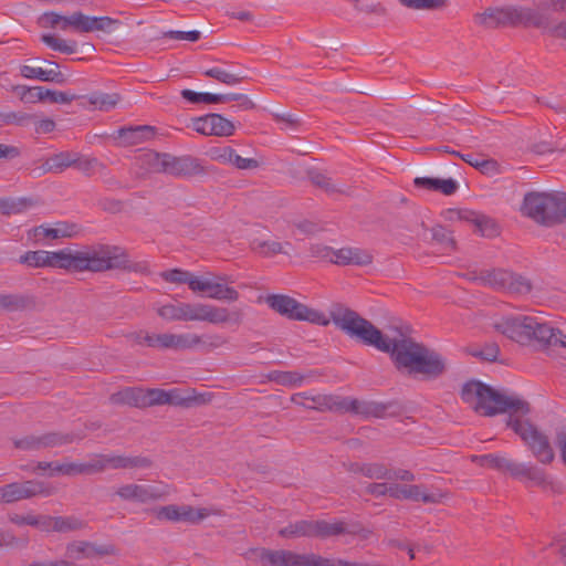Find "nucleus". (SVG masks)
Here are the masks:
<instances>
[{"mask_svg":"<svg viewBox=\"0 0 566 566\" xmlns=\"http://www.w3.org/2000/svg\"><path fill=\"white\" fill-rule=\"evenodd\" d=\"M265 303L271 310L291 321L321 326H327L333 322L350 338L388 354L396 370L402 375L436 380L448 370L447 359L439 352L410 337L408 326L390 327L394 333L390 336L342 303H334L331 306L329 317L285 294H269Z\"/></svg>","mask_w":566,"mask_h":566,"instance_id":"f257e3e1","label":"nucleus"},{"mask_svg":"<svg viewBox=\"0 0 566 566\" xmlns=\"http://www.w3.org/2000/svg\"><path fill=\"white\" fill-rule=\"evenodd\" d=\"M460 395L464 402L473 403L474 411L482 416L493 417L507 412L506 426L522 439L532 454L543 464L553 462L555 453L548 437L525 418L532 410L528 401L474 379L462 386Z\"/></svg>","mask_w":566,"mask_h":566,"instance_id":"f03ea898","label":"nucleus"},{"mask_svg":"<svg viewBox=\"0 0 566 566\" xmlns=\"http://www.w3.org/2000/svg\"><path fill=\"white\" fill-rule=\"evenodd\" d=\"M346 534L358 536L360 539L366 541L373 535V531L364 527L358 522L347 523L340 520L334 522L326 520H298L279 530V536L286 539L306 537L326 541Z\"/></svg>","mask_w":566,"mask_h":566,"instance_id":"7ed1b4c3","label":"nucleus"},{"mask_svg":"<svg viewBox=\"0 0 566 566\" xmlns=\"http://www.w3.org/2000/svg\"><path fill=\"white\" fill-rule=\"evenodd\" d=\"M124 255L108 244H98L84 251L60 250L59 269L70 272H105L124 265Z\"/></svg>","mask_w":566,"mask_h":566,"instance_id":"20e7f679","label":"nucleus"},{"mask_svg":"<svg viewBox=\"0 0 566 566\" xmlns=\"http://www.w3.org/2000/svg\"><path fill=\"white\" fill-rule=\"evenodd\" d=\"M494 328L521 345H537L543 348L546 336H552L551 325L536 316L507 315L494 323Z\"/></svg>","mask_w":566,"mask_h":566,"instance_id":"39448f33","label":"nucleus"},{"mask_svg":"<svg viewBox=\"0 0 566 566\" xmlns=\"http://www.w3.org/2000/svg\"><path fill=\"white\" fill-rule=\"evenodd\" d=\"M524 213L537 223L553 226L566 219V193L531 192L524 197Z\"/></svg>","mask_w":566,"mask_h":566,"instance_id":"423d86ee","label":"nucleus"},{"mask_svg":"<svg viewBox=\"0 0 566 566\" xmlns=\"http://www.w3.org/2000/svg\"><path fill=\"white\" fill-rule=\"evenodd\" d=\"M262 566H319L321 555L315 553L298 554L285 549H252Z\"/></svg>","mask_w":566,"mask_h":566,"instance_id":"0eeeda50","label":"nucleus"},{"mask_svg":"<svg viewBox=\"0 0 566 566\" xmlns=\"http://www.w3.org/2000/svg\"><path fill=\"white\" fill-rule=\"evenodd\" d=\"M55 493V488L39 480H28L24 482H12L0 486V503L11 504L21 500L32 499L34 496H50Z\"/></svg>","mask_w":566,"mask_h":566,"instance_id":"6e6552de","label":"nucleus"},{"mask_svg":"<svg viewBox=\"0 0 566 566\" xmlns=\"http://www.w3.org/2000/svg\"><path fill=\"white\" fill-rule=\"evenodd\" d=\"M227 281V276H214V279H199L190 283L192 292L206 293L210 298L218 301L235 302L239 300V292L224 285L222 282Z\"/></svg>","mask_w":566,"mask_h":566,"instance_id":"1a4fd4ad","label":"nucleus"},{"mask_svg":"<svg viewBox=\"0 0 566 566\" xmlns=\"http://www.w3.org/2000/svg\"><path fill=\"white\" fill-rule=\"evenodd\" d=\"M192 128L205 136L229 137L234 134V124L221 114L211 113L192 119Z\"/></svg>","mask_w":566,"mask_h":566,"instance_id":"9d476101","label":"nucleus"},{"mask_svg":"<svg viewBox=\"0 0 566 566\" xmlns=\"http://www.w3.org/2000/svg\"><path fill=\"white\" fill-rule=\"evenodd\" d=\"M167 174L176 178H192L207 175L210 170L202 160L190 156H174L169 154Z\"/></svg>","mask_w":566,"mask_h":566,"instance_id":"9b49d317","label":"nucleus"},{"mask_svg":"<svg viewBox=\"0 0 566 566\" xmlns=\"http://www.w3.org/2000/svg\"><path fill=\"white\" fill-rule=\"evenodd\" d=\"M166 492L153 485L129 483L117 488L114 495L118 496L122 501H129L135 503H150L158 501L165 496Z\"/></svg>","mask_w":566,"mask_h":566,"instance_id":"f8f14e48","label":"nucleus"},{"mask_svg":"<svg viewBox=\"0 0 566 566\" xmlns=\"http://www.w3.org/2000/svg\"><path fill=\"white\" fill-rule=\"evenodd\" d=\"M510 25L534 27L546 29L549 27V19L545 13L528 7L509 6Z\"/></svg>","mask_w":566,"mask_h":566,"instance_id":"ddd939ff","label":"nucleus"},{"mask_svg":"<svg viewBox=\"0 0 566 566\" xmlns=\"http://www.w3.org/2000/svg\"><path fill=\"white\" fill-rule=\"evenodd\" d=\"M446 496L444 493H427L422 491L421 485L417 484H391L390 497L396 500H412L421 501L423 503H440Z\"/></svg>","mask_w":566,"mask_h":566,"instance_id":"4468645a","label":"nucleus"},{"mask_svg":"<svg viewBox=\"0 0 566 566\" xmlns=\"http://www.w3.org/2000/svg\"><path fill=\"white\" fill-rule=\"evenodd\" d=\"M512 476L516 479L526 478L537 486L549 489L554 493L562 492V486L549 480L545 471L535 465H525L516 462Z\"/></svg>","mask_w":566,"mask_h":566,"instance_id":"2eb2a0df","label":"nucleus"},{"mask_svg":"<svg viewBox=\"0 0 566 566\" xmlns=\"http://www.w3.org/2000/svg\"><path fill=\"white\" fill-rule=\"evenodd\" d=\"M394 402L360 401L355 398H347L346 412L364 417L382 418L394 407Z\"/></svg>","mask_w":566,"mask_h":566,"instance_id":"dca6fc26","label":"nucleus"},{"mask_svg":"<svg viewBox=\"0 0 566 566\" xmlns=\"http://www.w3.org/2000/svg\"><path fill=\"white\" fill-rule=\"evenodd\" d=\"M168 405L189 408L193 405H205L210 402V394H196L195 389L174 388L167 390Z\"/></svg>","mask_w":566,"mask_h":566,"instance_id":"f3484780","label":"nucleus"},{"mask_svg":"<svg viewBox=\"0 0 566 566\" xmlns=\"http://www.w3.org/2000/svg\"><path fill=\"white\" fill-rule=\"evenodd\" d=\"M122 146H135L155 136V127L149 125L122 127L116 132Z\"/></svg>","mask_w":566,"mask_h":566,"instance_id":"a211bd4d","label":"nucleus"},{"mask_svg":"<svg viewBox=\"0 0 566 566\" xmlns=\"http://www.w3.org/2000/svg\"><path fill=\"white\" fill-rule=\"evenodd\" d=\"M509 12V7L488 8L483 12L475 13L473 19L475 23L485 29H496L500 27L510 25Z\"/></svg>","mask_w":566,"mask_h":566,"instance_id":"6ab92c4d","label":"nucleus"},{"mask_svg":"<svg viewBox=\"0 0 566 566\" xmlns=\"http://www.w3.org/2000/svg\"><path fill=\"white\" fill-rule=\"evenodd\" d=\"M307 400H311L313 405L303 403L304 408L313 409L317 411H342L346 412V400L337 395H316L310 396Z\"/></svg>","mask_w":566,"mask_h":566,"instance_id":"aec40b11","label":"nucleus"},{"mask_svg":"<svg viewBox=\"0 0 566 566\" xmlns=\"http://www.w3.org/2000/svg\"><path fill=\"white\" fill-rule=\"evenodd\" d=\"M244 313L240 308L229 311L226 307H218L208 304L206 322L211 324L231 323L240 325L243 322Z\"/></svg>","mask_w":566,"mask_h":566,"instance_id":"412c9836","label":"nucleus"},{"mask_svg":"<svg viewBox=\"0 0 566 566\" xmlns=\"http://www.w3.org/2000/svg\"><path fill=\"white\" fill-rule=\"evenodd\" d=\"M331 262L339 265H366L371 263V256L359 249L342 248L336 251L333 250V259H331Z\"/></svg>","mask_w":566,"mask_h":566,"instance_id":"4be33fe9","label":"nucleus"},{"mask_svg":"<svg viewBox=\"0 0 566 566\" xmlns=\"http://www.w3.org/2000/svg\"><path fill=\"white\" fill-rule=\"evenodd\" d=\"M413 184L417 188L439 191L446 196L453 195L458 190V184L452 178L440 179L431 177H417L413 180Z\"/></svg>","mask_w":566,"mask_h":566,"instance_id":"5701e85b","label":"nucleus"},{"mask_svg":"<svg viewBox=\"0 0 566 566\" xmlns=\"http://www.w3.org/2000/svg\"><path fill=\"white\" fill-rule=\"evenodd\" d=\"M109 400L115 405H127L145 409V389L129 387L111 395Z\"/></svg>","mask_w":566,"mask_h":566,"instance_id":"b1692460","label":"nucleus"},{"mask_svg":"<svg viewBox=\"0 0 566 566\" xmlns=\"http://www.w3.org/2000/svg\"><path fill=\"white\" fill-rule=\"evenodd\" d=\"M35 301L30 295L24 294H0V310L4 312H22L32 308Z\"/></svg>","mask_w":566,"mask_h":566,"instance_id":"393cba45","label":"nucleus"},{"mask_svg":"<svg viewBox=\"0 0 566 566\" xmlns=\"http://www.w3.org/2000/svg\"><path fill=\"white\" fill-rule=\"evenodd\" d=\"M471 461L481 467H489L500 472L513 474L516 462L496 454L472 455Z\"/></svg>","mask_w":566,"mask_h":566,"instance_id":"a878e982","label":"nucleus"},{"mask_svg":"<svg viewBox=\"0 0 566 566\" xmlns=\"http://www.w3.org/2000/svg\"><path fill=\"white\" fill-rule=\"evenodd\" d=\"M510 277V271L494 269L481 271L473 277V280L479 281L484 285H489L495 290H505L506 282Z\"/></svg>","mask_w":566,"mask_h":566,"instance_id":"bb28decb","label":"nucleus"},{"mask_svg":"<svg viewBox=\"0 0 566 566\" xmlns=\"http://www.w3.org/2000/svg\"><path fill=\"white\" fill-rule=\"evenodd\" d=\"M108 463L112 469H148L153 465L151 459L143 455H109Z\"/></svg>","mask_w":566,"mask_h":566,"instance_id":"cd10ccee","label":"nucleus"},{"mask_svg":"<svg viewBox=\"0 0 566 566\" xmlns=\"http://www.w3.org/2000/svg\"><path fill=\"white\" fill-rule=\"evenodd\" d=\"M127 340L136 345H146L153 348L165 349L166 347V333L165 334H150L147 331L140 329L130 332L125 335Z\"/></svg>","mask_w":566,"mask_h":566,"instance_id":"c85d7f7f","label":"nucleus"},{"mask_svg":"<svg viewBox=\"0 0 566 566\" xmlns=\"http://www.w3.org/2000/svg\"><path fill=\"white\" fill-rule=\"evenodd\" d=\"M202 337L196 334H170L166 333V347L165 349H189L199 346Z\"/></svg>","mask_w":566,"mask_h":566,"instance_id":"c756f323","label":"nucleus"},{"mask_svg":"<svg viewBox=\"0 0 566 566\" xmlns=\"http://www.w3.org/2000/svg\"><path fill=\"white\" fill-rule=\"evenodd\" d=\"M85 98L88 101V103L94 106V108L99 111H109L114 108L119 99L120 96L117 93H102V92H94Z\"/></svg>","mask_w":566,"mask_h":566,"instance_id":"7c9ffc66","label":"nucleus"},{"mask_svg":"<svg viewBox=\"0 0 566 566\" xmlns=\"http://www.w3.org/2000/svg\"><path fill=\"white\" fill-rule=\"evenodd\" d=\"M168 157L169 154L167 153L149 151L144 154L140 160L148 170L167 174L169 160Z\"/></svg>","mask_w":566,"mask_h":566,"instance_id":"2f4dec72","label":"nucleus"},{"mask_svg":"<svg viewBox=\"0 0 566 566\" xmlns=\"http://www.w3.org/2000/svg\"><path fill=\"white\" fill-rule=\"evenodd\" d=\"M307 177L313 186L324 190L328 195L344 193L343 190L336 187L331 177L316 169H310L307 171Z\"/></svg>","mask_w":566,"mask_h":566,"instance_id":"473e14b6","label":"nucleus"},{"mask_svg":"<svg viewBox=\"0 0 566 566\" xmlns=\"http://www.w3.org/2000/svg\"><path fill=\"white\" fill-rule=\"evenodd\" d=\"M122 22L117 19H113L111 17H93L92 32L93 31H103V32H115L119 35H125L127 30L125 28H120Z\"/></svg>","mask_w":566,"mask_h":566,"instance_id":"72a5a7b5","label":"nucleus"},{"mask_svg":"<svg viewBox=\"0 0 566 566\" xmlns=\"http://www.w3.org/2000/svg\"><path fill=\"white\" fill-rule=\"evenodd\" d=\"M20 73L23 77L42 82L59 81L60 75L53 70H44L42 66L22 65Z\"/></svg>","mask_w":566,"mask_h":566,"instance_id":"f704fd0d","label":"nucleus"},{"mask_svg":"<svg viewBox=\"0 0 566 566\" xmlns=\"http://www.w3.org/2000/svg\"><path fill=\"white\" fill-rule=\"evenodd\" d=\"M41 438L43 449H50L72 443L75 439V434L51 431L41 434Z\"/></svg>","mask_w":566,"mask_h":566,"instance_id":"c9c22d12","label":"nucleus"},{"mask_svg":"<svg viewBox=\"0 0 566 566\" xmlns=\"http://www.w3.org/2000/svg\"><path fill=\"white\" fill-rule=\"evenodd\" d=\"M304 376L297 371L274 370L269 374V379L281 386L294 387L303 382Z\"/></svg>","mask_w":566,"mask_h":566,"instance_id":"e433bc0d","label":"nucleus"},{"mask_svg":"<svg viewBox=\"0 0 566 566\" xmlns=\"http://www.w3.org/2000/svg\"><path fill=\"white\" fill-rule=\"evenodd\" d=\"M158 316L168 322L174 321H185L186 322V312H185V303H176V304H166L160 306L157 310Z\"/></svg>","mask_w":566,"mask_h":566,"instance_id":"4c0bfd02","label":"nucleus"},{"mask_svg":"<svg viewBox=\"0 0 566 566\" xmlns=\"http://www.w3.org/2000/svg\"><path fill=\"white\" fill-rule=\"evenodd\" d=\"M532 287V282L527 277L511 272V277L506 282L505 291L522 295L528 294Z\"/></svg>","mask_w":566,"mask_h":566,"instance_id":"58836bf2","label":"nucleus"},{"mask_svg":"<svg viewBox=\"0 0 566 566\" xmlns=\"http://www.w3.org/2000/svg\"><path fill=\"white\" fill-rule=\"evenodd\" d=\"M399 3L412 10H441L448 7L449 0H398Z\"/></svg>","mask_w":566,"mask_h":566,"instance_id":"ea45409f","label":"nucleus"},{"mask_svg":"<svg viewBox=\"0 0 566 566\" xmlns=\"http://www.w3.org/2000/svg\"><path fill=\"white\" fill-rule=\"evenodd\" d=\"M54 532L69 533L86 527V523L75 516H55Z\"/></svg>","mask_w":566,"mask_h":566,"instance_id":"a19ab883","label":"nucleus"},{"mask_svg":"<svg viewBox=\"0 0 566 566\" xmlns=\"http://www.w3.org/2000/svg\"><path fill=\"white\" fill-rule=\"evenodd\" d=\"M31 205V200L27 198H21L18 200L10 198H0V214H17L22 212L27 207Z\"/></svg>","mask_w":566,"mask_h":566,"instance_id":"79ce46f5","label":"nucleus"},{"mask_svg":"<svg viewBox=\"0 0 566 566\" xmlns=\"http://www.w3.org/2000/svg\"><path fill=\"white\" fill-rule=\"evenodd\" d=\"M41 41L51 49L59 51L64 54H72L76 51L75 41H65L52 34H43Z\"/></svg>","mask_w":566,"mask_h":566,"instance_id":"37998d69","label":"nucleus"},{"mask_svg":"<svg viewBox=\"0 0 566 566\" xmlns=\"http://www.w3.org/2000/svg\"><path fill=\"white\" fill-rule=\"evenodd\" d=\"M160 276L169 283H177V284H188L190 287V283L192 281H199V277L192 275L190 272L180 270V269H172L168 271H164L160 273Z\"/></svg>","mask_w":566,"mask_h":566,"instance_id":"c03bdc74","label":"nucleus"},{"mask_svg":"<svg viewBox=\"0 0 566 566\" xmlns=\"http://www.w3.org/2000/svg\"><path fill=\"white\" fill-rule=\"evenodd\" d=\"M42 230L43 235L51 239L71 238L76 233V226L69 223H59L55 228L39 227L35 231Z\"/></svg>","mask_w":566,"mask_h":566,"instance_id":"a18cd8bd","label":"nucleus"},{"mask_svg":"<svg viewBox=\"0 0 566 566\" xmlns=\"http://www.w3.org/2000/svg\"><path fill=\"white\" fill-rule=\"evenodd\" d=\"M231 101L239 102L238 107L244 111L253 109L255 107L254 102L244 94L230 93V94H214V104L228 103Z\"/></svg>","mask_w":566,"mask_h":566,"instance_id":"49530a36","label":"nucleus"},{"mask_svg":"<svg viewBox=\"0 0 566 566\" xmlns=\"http://www.w3.org/2000/svg\"><path fill=\"white\" fill-rule=\"evenodd\" d=\"M252 244V249L265 258L286 253L284 245L277 241H254Z\"/></svg>","mask_w":566,"mask_h":566,"instance_id":"de8ad7c7","label":"nucleus"},{"mask_svg":"<svg viewBox=\"0 0 566 566\" xmlns=\"http://www.w3.org/2000/svg\"><path fill=\"white\" fill-rule=\"evenodd\" d=\"M432 240L443 245L446 249L455 250L457 242L452 237V232L441 224H437L431 229Z\"/></svg>","mask_w":566,"mask_h":566,"instance_id":"09e8293b","label":"nucleus"},{"mask_svg":"<svg viewBox=\"0 0 566 566\" xmlns=\"http://www.w3.org/2000/svg\"><path fill=\"white\" fill-rule=\"evenodd\" d=\"M203 74L227 85H234L243 80V76H239L219 67L208 69Z\"/></svg>","mask_w":566,"mask_h":566,"instance_id":"8fccbe9b","label":"nucleus"},{"mask_svg":"<svg viewBox=\"0 0 566 566\" xmlns=\"http://www.w3.org/2000/svg\"><path fill=\"white\" fill-rule=\"evenodd\" d=\"M34 119V115L27 114L23 112H0V124L1 125H17L25 126Z\"/></svg>","mask_w":566,"mask_h":566,"instance_id":"3c124183","label":"nucleus"},{"mask_svg":"<svg viewBox=\"0 0 566 566\" xmlns=\"http://www.w3.org/2000/svg\"><path fill=\"white\" fill-rule=\"evenodd\" d=\"M209 515L207 509H195L190 505H180V522L197 524Z\"/></svg>","mask_w":566,"mask_h":566,"instance_id":"603ef678","label":"nucleus"},{"mask_svg":"<svg viewBox=\"0 0 566 566\" xmlns=\"http://www.w3.org/2000/svg\"><path fill=\"white\" fill-rule=\"evenodd\" d=\"M469 354L481 360L493 363L497 360L500 347L496 343H486L481 349L470 350Z\"/></svg>","mask_w":566,"mask_h":566,"instance_id":"864d4df0","label":"nucleus"},{"mask_svg":"<svg viewBox=\"0 0 566 566\" xmlns=\"http://www.w3.org/2000/svg\"><path fill=\"white\" fill-rule=\"evenodd\" d=\"M14 448L23 451H39L42 450L41 436L29 434L19 439H13Z\"/></svg>","mask_w":566,"mask_h":566,"instance_id":"5fc2aeb1","label":"nucleus"},{"mask_svg":"<svg viewBox=\"0 0 566 566\" xmlns=\"http://www.w3.org/2000/svg\"><path fill=\"white\" fill-rule=\"evenodd\" d=\"M17 90H19L20 98L24 103L45 102L43 86H35V87L18 86Z\"/></svg>","mask_w":566,"mask_h":566,"instance_id":"6e6d98bb","label":"nucleus"},{"mask_svg":"<svg viewBox=\"0 0 566 566\" xmlns=\"http://www.w3.org/2000/svg\"><path fill=\"white\" fill-rule=\"evenodd\" d=\"M108 460L109 455H95V458L91 461L83 463L84 474L90 475L104 472L107 468H109Z\"/></svg>","mask_w":566,"mask_h":566,"instance_id":"4d7b16f0","label":"nucleus"},{"mask_svg":"<svg viewBox=\"0 0 566 566\" xmlns=\"http://www.w3.org/2000/svg\"><path fill=\"white\" fill-rule=\"evenodd\" d=\"M167 390L159 388L145 389V408L168 405Z\"/></svg>","mask_w":566,"mask_h":566,"instance_id":"13d9d810","label":"nucleus"},{"mask_svg":"<svg viewBox=\"0 0 566 566\" xmlns=\"http://www.w3.org/2000/svg\"><path fill=\"white\" fill-rule=\"evenodd\" d=\"M473 223L484 237H495L499 233L497 224L485 216L479 214L473 219Z\"/></svg>","mask_w":566,"mask_h":566,"instance_id":"bf43d9fd","label":"nucleus"},{"mask_svg":"<svg viewBox=\"0 0 566 566\" xmlns=\"http://www.w3.org/2000/svg\"><path fill=\"white\" fill-rule=\"evenodd\" d=\"M319 566H386L379 562H352L343 558H329L321 555Z\"/></svg>","mask_w":566,"mask_h":566,"instance_id":"052dcab7","label":"nucleus"},{"mask_svg":"<svg viewBox=\"0 0 566 566\" xmlns=\"http://www.w3.org/2000/svg\"><path fill=\"white\" fill-rule=\"evenodd\" d=\"M50 160L53 165V170L56 174L62 172L64 169L76 165V158H73V156L66 151H62L51 156Z\"/></svg>","mask_w":566,"mask_h":566,"instance_id":"680f3d73","label":"nucleus"},{"mask_svg":"<svg viewBox=\"0 0 566 566\" xmlns=\"http://www.w3.org/2000/svg\"><path fill=\"white\" fill-rule=\"evenodd\" d=\"M353 3L355 10L366 14H376L384 17L387 14V9L380 2L363 3L360 0H347Z\"/></svg>","mask_w":566,"mask_h":566,"instance_id":"e2e57ef3","label":"nucleus"},{"mask_svg":"<svg viewBox=\"0 0 566 566\" xmlns=\"http://www.w3.org/2000/svg\"><path fill=\"white\" fill-rule=\"evenodd\" d=\"M208 304H191L185 303L186 322L187 321H203L206 322Z\"/></svg>","mask_w":566,"mask_h":566,"instance_id":"0e129e2a","label":"nucleus"},{"mask_svg":"<svg viewBox=\"0 0 566 566\" xmlns=\"http://www.w3.org/2000/svg\"><path fill=\"white\" fill-rule=\"evenodd\" d=\"M181 96L192 103V104H199V103H206V104H214V94L208 93V92H195L188 88H185L181 91Z\"/></svg>","mask_w":566,"mask_h":566,"instance_id":"69168bd1","label":"nucleus"},{"mask_svg":"<svg viewBox=\"0 0 566 566\" xmlns=\"http://www.w3.org/2000/svg\"><path fill=\"white\" fill-rule=\"evenodd\" d=\"M363 475L369 479L387 480L389 476V469L382 463H365Z\"/></svg>","mask_w":566,"mask_h":566,"instance_id":"338daca9","label":"nucleus"},{"mask_svg":"<svg viewBox=\"0 0 566 566\" xmlns=\"http://www.w3.org/2000/svg\"><path fill=\"white\" fill-rule=\"evenodd\" d=\"M90 542H73L66 546V556L72 559L90 558Z\"/></svg>","mask_w":566,"mask_h":566,"instance_id":"774afa93","label":"nucleus"}]
</instances>
